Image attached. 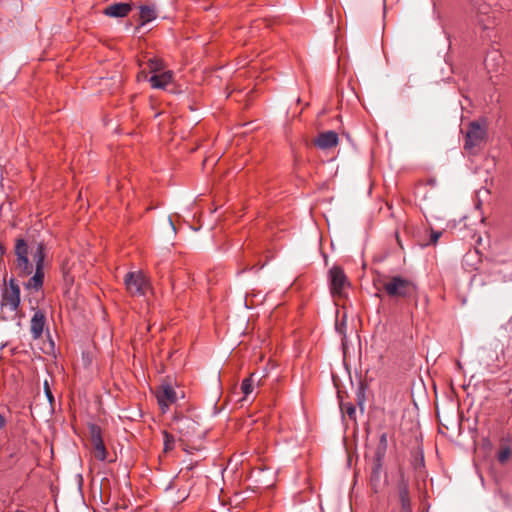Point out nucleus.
Wrapping results in <instances>:
<instances>
[{"mask_svg":"<svg viewBox=\"0 0 512 512\" xmlns=\"http://www.w3.org/2000/svg\"><path fill=\"white\" fill-rule=\"evenodd\" d=\"M14 252L17 275L19 277L32 275L27 282L23 284L24 288L29 291H40L43 287L45 277V244L43 242H37L29 246L23 238H19L16 240Z\"/></svg>","mask_w":512,"mask_h":512,"instance_id":"obj_1","label":"nucleus"},{"mask_svg":"<svg viewBox=\"0 0 512 512\" xmlns=\"http://www.w3.org/2000/svg\"><path fill=\"white\" fill-rule=\"evenodd\" d=\"M486 135L487 125L485 121L482 123L479 121L470 122L466 131L464 149L474 154L476 149L480 148L485 142Z\"/></svg>","mask_w":512,"mask_h":512,"instance_id":"obj_2","label":"nucleus"},{"mask_svg":"<svg viewBox=\"0 0 512 512\" xmlns=\"http://www.w3.org/2000/svg\"><path fill=\"white\" fill-rule=\"evenodd\" d=\"M383 288L390 297H408L415 293L416 286L409 280L400 276H393L383 284Z\"/></svg>","mask_w":512,"mask_h":512,"instance_id":"obj_3","label":"nucleus"},{"mask_svg":"<svg viewBox=\"0 0 512 512\" xmlns=\"http://www.w3.org/2000/svg\"><path fill=\"white\" fill-rule=\"evenodd\" d=\"M471 4L476 24L484 31L490 29L494 24V18L490 16L491 5L485 0H471Z\"/></svg>","mask_w":512,"mask_h":512,"instance_id":"obj_4","label":"nucleus"},{"mask_svg":"<svg viewBox=\"0 0 512 512\" xmlns=\"http://www.w3.org/2000/svg\"><path fill=\"white\" fill-rule=\"evenodd\" d=\"M124 284L132 296H143L149 288V282L142 272H128L124 277Z\"/></svg>","mask_w":512,"mask_h":512,"instance_id":"obj_5","label":"nucleus"},{"mask_svg":"<svg viewBox=\"0 0 512 512\" xmlns=\"http://www.w3.org/2000/svg\"><path fill=\"white\" fill-rule=\"evenodd\" d=\"M329 282H330V291L331 294L335 296H343L344 290L347 286H349L348 279L343 271V269L339 266H333L329 270Z\"/></svg>","mask_w":512,"mask_h":512,"instance_id":"obj_6","label":"nucleus"},{"mask_svg":"<svg viewBox=\"0 0 512 512\" xmlns=\"http://www.w3.org/2000/svg\"><path fill=\"white\" fill-rule=\"evenodd\" d=\"M1 305L11 311H17L20 305V287L15 279H10L9 284L2 293Z\"/></svg>","mask_w":512,"mask_h":512,"instance_id":"obj_7","label":"nucleus"},{"mask_svg":"<svg viewBox=\"0 0 512 512\" xmlns=\"http://www.w3.org/2000/svg\"><path fill=\"white\" fill-rule=\"evenodd\" d=\"M156 398L163 413L177 401L175 389L168 383L161 384L156 390Z\"/></svg>","mask_w":512,"mask_h":512,"instance_id":"obj_8","label":"nucleus"},{"mask_svg":"<svg viewBox=\"0 0 512 512\" xmlns=\"http://www.w3.org/2000/svg\"><path fill=\"white\" fill-rule=\"evenodd\" d=\"M397 490L402 511L412 512L411 498L409 492V480L403 472H400L399 474Z\"/></svg>","mask_w":512,"mask_h":512,"instance_id":"obj_9","label":"nucleus"},{"mask_svg":"<svg viewBox=\"0 0 512 512\" xmlns=\"http://www.w3.org/2000/svg\"><path fill=\"white\" fill-rule=\"evenodd\" d=\"M383 460L373 457L371 463L370 486L374 493H378L384 484L382 480Z\"/></svg>","mask_w":512,"mask_h":512,"instance_id":"obj_10","label":"nucleus"},{"mask_svg":"<svg viewBox=\"0 0 512 512\" xmlns=\"http://www.w3.org/2000/svg\"><path fill=\"white\" fill-rule=\"evenodd\" d=\"M339 143L338 134L335 131L321 132L314 140L315 146L321 150H328L336 147Z\"/></svg>","mask_w":512,"mask_h":512,"instance_id":"obj_11","label":"nucleus"},{"mask_svg":"<svg viewBox=\"0 0 512 512\" xmlns=\"http://www.w3.org/2000/svg\"><path fill=\"white\" fill-rule=\"evenodd\" d=\"M91 438L94 457L99 461H105L107 458V451L98 428L93 427Z\"/></svg>","mask_w":512,"mask_h":512,"instance_id":"obj_12","label":"nucleus"},{"mask_svg":"<svg viewBox=\"0 0 512 512\" xmlns=\"http://www.w3.org/2000/svg\"><path fill=\"white\" fill-rule=\"evenodd\" d=\"M132 10L131 3H112L105 7L103 14L108 17L122 18L127 16Z\"/></svg>","mask_w":512,"mask_h":512,"instance_id":"obj_13","label":"nucleus"},{"mask_svg":"<svg viewBox=\"0 0 512 512\" xmlns=\"http://www.w3.org/2000/svg\"><path fill=\"white\" fill-rule=\"evenodd\" d=\"M45 322V314L41 310H36L30 322V331L33 339H39L42 336Z\"/></svg>","mask_w":512,"mask_h":512,"instance_id":"obj_14","label":"nucleus"},{"mask_svg":"<svg viewBox=\"0 0 512 512\" xmlns=\"http://www.w3.org/2000/svg\"><path fill=\"white\" fill-rule=\"evenodd\" d=\"M173 79V73L171 71H164L159 74H154L149 78V82L152 88L165 89Z\"/></svg>","mask_w":512,"mask_h":512,"instance_id":"obj_15","label":"nucleus"},{"mask_svg":"<svg viewBox=\"0 0 512 512\" xmlns=\"http://www.w3.org/2000/svg\"><path fill=\"white\" fill-rule=\"evenodd\" d=\"M140 9V25L143 26L148 22H151L152 20L156 19L157 17V11L155 6L153 5H141L139 7Z\"/></svg>","mask_w":512,"mask_h":512,"instance_id":"obj_16","label":"nucleus"},{"mask_svg":"<svg viewBox=\"0 0 512 512\" xmlns=\"http://www.w3.org/2000/svg\"><path fill=\"white\" fill-rule=\"evenodd\" d=\"M388 447L387 434L382 433L379 437V443L375 450L374 458L384 459Z\"/></svg>","mask_w":512,"mask_h":512,"instance_id":"obj_17","label":"nucleus"},{"mask_svg":"<svg viewBox=\"0 0 512 512\" xmlns=\"http://www.w3.org/2000/svg\"><path fill=\"white\" fill-rule=\"evenodd\" d=\"M255 373H252L248 378L244 379L241 383V391L247 396L253 391Z\"/></svg>","mask_w":512,"mask_h":512,"instance_id":"obj_18","label":"nucleus"},{"mask_svg":"<svg viewBox=\"0 0 512 512\" xmlns=\"http://www.w3.org/2000/svg\"><path fill=\"white\" fill-rule=\"evenodd\" d=\"M502 60V56L497 52V51H493V52H490L485 60H484V64L486 66V68L488 70L490 69H495L494 65L492 64V62H495V61H501Z\"/></svg>","mask_w":512,"mask_h":512,"instance_id":"obj_19","label":"nucleus"},{"mask_svg":"<svg viewBox=\"0 0 512 512\" xmlns=\"http://www.w3.org/2000/svg\"><path fill=\"white\" fill-rule=\"evenodd\" d=\"M148 68L150 72H159L163 69V62L159 58H150L148 60Z\"/></svg>","mask_w":512,"mask_h":512,"instance_id":"obj_20","label":"nucleus"},{"mask_svg":"<svg viewBox=\"0 0 512 512\" xmlns=\"http://www.w3.org/2000/svg\"><path fill=\"white\" fill-rule=\"evenodd\" d=\"M163 437H164V450H165V452L172 450L174 448V444H175L174 436L171 435L170 433L164 431L163 432Z\"/></svg>","mask_w":512,"mask_h":512,"instance_id":"obj_21","label":"nucleus"},{"mask_svg":"<svg viewBox=\"0 0 512 512\" xmlns=\"http://www.w3.org/2000/svg\"><path fill=\"white\" fill-rule=\"evenodd\" d=\"M341 409L349 416L350 419L356 418V408L353 404L343 403L341 404Z\"/></svg>","mask_w":512,"mask_h":512,"instance_id":"obj_22","label":"nucleus"},{"mask_svg":"<svg viewBox=\"0 0 512 512\" xmlns=\"http://www.w3.org/2000/svg\"><path fill=\"white\" fill-rule=\"evenodd\" d=\"M511 456V450L508 446L500 449L497 455V459L500 463H505Z\"/></svg>","mask_w":512,"mask_h":512,"instance_id":"obj_23","label":"nucleus"},{"mask_svg":"<svg viewBox=\"0 0 512 512\" xmlns=\"http://www.w3.org/2000/svg\"><path fill=\"white\" fill-rule=\"evenodd\" d=\"M44 391H45V394H46V397H47L48 401H49L50 403H53V401H54V396H53V394H52V391H51V389H50L49 384H48V382H47V381H45V382H44Z\"/></svg>","mask_w":512,"mask_h":512,"instance_id":"obj_24","label":"nucleus"},{"mask_svg":"<svg viewBox=\"0 0 512 512\" xmlns=\"http://www.w3.org/2000/svg\"><path fill=\"white\" fill-rule=\"evenodd\" d=\"M440 236H441V232H432L430 243L436 244Z\"/></svg>","mask_w":512,"mask_h":512,"instance_id":"obj_25","label":"nucleus"},{"mask_svg":"<svg viewBox=\"0 0 512 512\" xmlns=\"http://www.w3.org/2000/svg\"><path fill=\"white\" fill-rule=\"evenodd\" d=\"M7 424L6 417L0 413V429H3Z\"/></svg>","mask_w":512,"mask_h":512,"instance_id":"obj_26","label":"nucleus"},{"mask_svg":"<svg viewBox=\"0 0 512 512\" xmlns=\"http://www.w3.org/2000/svg\"><path fill=\"white\" fill-rule=\"evenodd\" d=\"M182 424L184 426H186L187 428H189L190 426H193L195 423H194V421H192L190 419H185L182 421Z\"/></svg>","mask_w":512,"mask_h":512,"instance_id":"obj_27","label":"nucleus"},{"mask_svg":"<svg viewBox=\"0 0 512 512\" xmlns=\"http://www.w3.org/2000/svg\"><path fill=\"white\" fill-rule=\"evenodd\" d=\"M5 254V247L0 243V258Z\"/></svg>","mask_w":512,"mask_h":512,"instance_id":"obj_28","label":"nucleus"},{"mask_svg":"<svg viewBox=\"0 0 512 512\" xmlns=\"http://www.w3.org/2000/svg\"><path fill=\"white\" fill-rule=\"evenodd\" d=\"M194 466H195L194 464L190 463V464H188V465H187V467H186V468H187L188 470H192V469L194 468Z\"/></svg>","mask_w":512,"mask_h":512,"instance_id":"obj_29","label":"nucleus"},{"mask_svg":"<svg viewBox=\"0 0 512 512\" xmlns=\"http://www.w3.org/2000/svg\"><path fill=\"white\" fill-rule=\"evenodd\" d=\"M169 222H170V225L172 226V228H173V229H175V228H174L173 221H172L171 219H169Z\"/></svg>","mask_w":512,"mask_h":512,"instance_id":"obj_30","label":"nucleus"},{"mask_svg":"<svg viewBox=\"0 0 512 512\" xmlns=\"http://www.w3.org/2000/svg\"><path fill=\"white\" fill-rule=\"evenodd\" d=\"M359 406L363 410V403L361 401L359 402Z\"/></svg>","mask_w":512,"mask_h":512,"instance_id":"obj_31","label":"nucleus"}]
</instances>
